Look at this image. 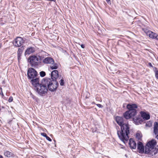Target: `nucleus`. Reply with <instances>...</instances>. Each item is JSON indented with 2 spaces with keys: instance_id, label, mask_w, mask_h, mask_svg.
<instances>
[{
  "instance_id": "2eb2a0df",
  "label": "nucleus",
  "mask_w": 158,
  "mask_h": 158,
  "mask_svg": "<svg viewBox=\"0 0 158 158\" xmlns=\"http://www.w3.org/2000/svg\"><path fill=\"white\" fill-rule=\"evenodd\" d=\"M140 113L142 117L144 119L147 120L150 119V116L149 114L143 111H141Z\"/></svg>"
},
{
  "instance_id": "dca6fc26",
  "label": "nucleus",
  "mask_w": 158,
  "mask_h": 158,
  "mask_svg": "<svg viewBox=\"0 0 158 158\" xmlns=\"http://www.w3.org/2000/svg\"><path fill=\"white\" fill-rule=\"evenodd\" d=\"M132 118L135 124L137 125L143 122L142 119L140 117H135V118L134 117Z\"/></svg>"
},
{
  "instance_id": "39448f33",
  "label": "nucleus",
  "mask_w": 158,
  "mask_h": 158,
  "mask_svg": "<svg viewBox=\"0 0 158 158\" xmlns=\"http://www.w3.org/2000/svg\"><path fill=\"white\" fill-rule=\"evenodd\" d=\"M46 83H47V87L51 91H54L56 90L59 84L56 80H52L49 78L45 79Z\"/></svg>"
},
{
  "instance_id": "ddd939ff",
  "label": "nucleus",
  "mask_w": 158,
  "mask_h": 158,
  "mask_svg": "<svg viewBox=\"0 0 158 158\" xmlns=\"http://www.w3.org/2000/svg\"><path fill=\"white\" fill-rule=\"evenodd\" d=\"M43 62L44 64H53L54 63L53 59L51 57H47L43 60Z\"/></svg>"
},
{
  "instance_id": "9b49d317",
  "label": "nucleus",
  "mask_w": 158,
  "mask_h": 158,
  "mask_svg": "<svg viewBox=\"0 0 158 158\" xmlns=\"http://www.w3.org/2000/svg\"><path fill=\"white\" fill-rule=\"evenodd\" d=\"M115 120L117 123L120 126L126 123L124 122V120L123 118L119 116H117L115 118Z\"/></svg>"
},
{
  "instance_id": "f257e3e1",
  "label": "nucleus",
  "mask_w": 158,
  "mask_h": 158,
  "mask_svg": "<svg viewBox=\"0 0 158 158\" xmlns=\"http://www.w3.org/2000/svg\"><path fill=\"white\" fill-rule=\"evenodd\" d=\"M156 144V141L154 139L148 141L144 147L141 142L139 141L137 143V149L139 153L148 154L149 157H151L158 152V149L155 147Z\"/></svg>"
},
{
  "instance_id": "473e14b6",
  "label": "nucleus",
  "mask_w": 158,
  "mask_h": 158,
  "mask_svg": "<svg viewBox=\"0 0 158 158\" xmlns=\"http://www.w3.org/2000/svg\"><path fill=\"white\" fill-rule=\"evenodd\" d=\"M81 46L82 48H85V46L83 44H81Z\"/></svg>"
},
{
  "instance_id": "72a5a7b5",
  "label": "nucleus",
  "mask_w": 158,
  "mask_h": 158,
  "mask_svg": "<svg viewBox=\"0 0 158 158\" xmlns=\"http://www.w3.org/2000/svg\"><path fill=\"white\" fill-rule=\"evenodd\" d=\"M0 158H3V157L2 156L0 155Z\"/></svg>"
},
{
  "instance_id": "5701e85b",
  "label": "nucleus",
  "mask_w": 158,
  "mask_h": 158,
  "mask_svg": "<svg viewBox=\"0 0 158 158\" xmlns=\"http://www.w3.org/2000/svg\"><path fill=\"white\" fill-rule=\"evenodd\" d=\"M40 76L42 77H43L46 75L45 72L43 71H41L40 73Z\"/></svg>"
},
{
  "instance_id": "6ab92c4d",
  "label": "nucleus",
  "mask_w": 158,
  "mask_h": 158,
  "mask_svg": "<svg viewBox=\"0 0 158 158\" xmlns=\"http://www.w3.org/2000/svg\"><path fill=\"white\" fill-rule=\"evenodd\" d=\"M58 67V65L56 63H54L53 64H51L50 66V68L52 69H57Z\"/></svg>"
},
{
  "instance_id": "aec40b11",
  "label": "nucleus",
  "mask_w": 158,
  "mask_h": 158,
  "mask_svg": "<svg viewBox=\"0 0 158 158\" xmlns=\"http://www.w3.org/2000/svg\"><path fill=\"white\" fill-rule=\"evenodd\" d=\"M41 135L44 136L46 138V139L48 140V141H51L52 139H51L45 133H41Z\"/></svg>"
},
{
  "instance_id": "c756f323",
  "label": "nucleus",
  "mask_w": 158,
  "mask_h": 158,
  "mask_svg": "<svg viewBox=\"0 0 158 158\" xmlns=\"http://www.w3.org/2000/svg\"><path fill=\"white\" fill-rule=\"evenodd\" d=\"M148 65L150 67H152V68H153L154 67H153V66H152V64L151 63L149 62L148 63Z\"/></svg>"
},
{
  "instance_id": "7ed1b4c3",
  "label": "nucleus",
  "mask_w": 158,
  "mask_h": 158,
  "mask_svg": "<svg viewBox=\"0 0 158 158\" xmlns=\"http://www.w3.org/2000/svg\"><path fill=\"white\" fill-rule=\"evenodd\" d=\"M127 108L128 110L123 114V116L126 119L133 118L137 114L136 109L138 105L135 104H129L127 106Z\"/></svg>"
},
{
  "instance_id": "393cba45",
  "label": "nucleus",
  "mask_w": 158,
  "mask_h": 158,
  "mask_svg": "<svg viewBox=\"0 0 158 158\" xmlns=\"http://www.w3.org/2000/svg\"><path fill=\"white\" fill-rule=\"evenodd\" d=\"M136 138L139 139H140L141 137V135H140V134L139 133H137L136 134Z\"/></svg>"
},
{
  "instance_id": "a211bd4d",
  "label": "nucleus",
  "mask_w": 158,
  "mask_h": 158,
  "mask_svg": "<svg viewBox=\"0 0 158 158\" xmlns=\"http://www.w3.org/2000/svg\"><path fill=\"white\" fill-rule=\"evenodd\" d=\"M4 154L5 156L9 157H11L12 155V153L8 151H5L4 152Z\"/></svg>"
},
{
  "instance_id": "412c9836",
  "label": "nucleus",
  "mask_w": 158,
  "mask_h": 158,
  "mask_svg": "<svg viewBox=\"0 0 158 158\" xmlns=\"http://www.w3.org/2000/svg\"><path fill=\"white\" fill-rule=\"evenodd\" d=\"M153 71L155 73V77L156 79H158V70L156 67L153 68Z\"/></svg>"
},
{
  "instance_id": "20e7f679",
  "label": "nucleus",
  "mask_w": 158,
  "mask_h": 158,
  "mask_svg": "<svg viewBox=\"0 0 158 158\" xmlns=\"http://www.w3.org/2000/svg\"><path fill=\"white\" fill-rule=\"evenodd\" d=\"M45 81V79H43L40 84L36 88H35L36 92L41 96H45L48 91L47 87V83H46Z\"/></svg>"
},
{
  "instance_id": "2f4dec72",
  "label": "nucleus",
  "mask_w": 158,
  "mask_h": 158,
  "mask_svg": "<svg viewBox=\"0 0 158 158\" xmlns=\"http://www.w3.org/2000/svg\"><path fill=\"white\" fill-rule=\"evenodd\" d=\"M106 1L108 4H111L110 0H106Z\"/></svg>"
},
{
  "instance_id": "1a4fd4ad",
  "label": "nucleus",
  "mask_w": 158,
  "mask_h": 158,
  "mask_svg": "<svg viewBox=\"0 0 158 158\" xmlns=\"http://www.w3.org/2000/svg\"><path fill=\"white\" fill-rule=\"evenodd\" d=\"M143 30L146 35L148 36L150 38L152 39H154L156 33L147 29H143Z\"/></svg>"
},
{
  "instance_id": "bb28decb",
  "label": "nucleus",
  "mask_w": 158,
  "mask_h": 158,
  "mask_svg": "<svg viewBox=\"0 0 158 158\" xmlns=\"http://www.w3.org/2000/svg\"><path fill=\"white\" fill-rule=\"evenodd\" d=\"M13 97L11 96H10L9 97V98L8 100V102H10L13 101Z\"/></svg>"
},
{
  "instance_id": "a878e982",
  "label": "nucleus",
  "mask_w": 158,
  "mask_h": 158,
  "mask_svg": "<svg viewBox=\"0 0 158 158\" xmlns=\"http://www.w3.org/2000/svg\"><path fill=\"white\" fill-rule=\"evenodd\" d=\"M64 84V80L63 79H61L60 81V85L61 86H63Z\"/></svg>"
},
{
  "instance_id": "9d476101",
  "label": "nucleus",
  "mask_w": 158,
  "mask_h": 158,
  "mask_svg": "<svg viewBox=\"0 0 158 158\" xmlns=\"http://www.w3.org/2000/svg\"><path fill=\"white\" fill-rule=\"evenodd\" d=\"M31 80V82L32 85L36 88L37 86L40 84V83H39V78L36 77L35 78L30 79Z\"/></svg>"
},
{
  "instance_id": "7c9ffc66",
  "label": "nucleus",
  "mask_w": 158,
  "mask_h": 158,
  "mask_svg": "<svg viewBox=\"0 0 158 158\" xmlns=\"http://www.w3.org/2000/svg\"><path fill=\"white\" fill-rule=\"evenodd\" d=\"M154 39H155L156 40H158V35H157L156 34V35L155 36Z\"/></svg>"
},
{
  "instance_id": "423d86ee",
  "label": "nucleus",
  "mask_w": 158,
  "mask_h": 158,
  "mask_svg": "<svg viewBox=\"0 0 158 158\" xmlns=\"http://www.w3.org/2000/svg\"><path fill=\"white\" fill-rule=\"evenodd\" d=\"M28 61L32 67H35L39 64V58L36 56H30L28 59Z\"/></svg>"
},
{
  "instance_id": "b1692460",
  "label": "nucleus",
  "mask_w": 158,
  "mask_h": 158,
  "mask_svg": "<svg viewBox=\"0 0 158 158\" xmlns=\"http://www.w3.org/2000/svg\"><path fill=\"white\" fill-rule=\"evenodd\" d=\"M152 122L151 121L148 122L146 123V125L148 127H150L152 126Z\"/></svg>"
},
{
  "instance_id": "f03ea898",
  "label": "nucleus",
  "mask_w": 158,
  "mask_h": 158,
  "mask_svg": "<svg viewBox=\"0 0 158 158\" xmlns=\"http://www.w3.org/2000/svg\"><path fill=\"white\" fill-rule=\"evenodd\" d=\"M121 131H118L117 134L119 139L124 143L129 139V127L128 123H125L121 126Z\"/></svg>"
},
{
  "instance_id": "cd10ccee",
  "label": "nucleus",
  "mask_w": 158,
  "mask_h": 158,
  "mask_svg": "<svg viewBox=\"0 0 158 158\" xmlns=\"http://www.w3.org/2000/svg\"><path fill=\"white\" fill-rule=\"evenodd\" d=\"M21 55H19L18 54V61H19V60L21 59Z\"/></svg>"
},
{
  "instance_id": "c85d7f7f",
  "label": "nucleus",
  "mask_w": 158,
  "mask_h": 158,
  "mask_svg": "<svg viewBox=\"0 0 158 158\" xmlns=\"http://www.w3.org/2000/svg\"><path fill=\"white\" fill-rule=\"evenodd\" d=\"M97 106L99 108H102L103 107V106L101 104H97Z\"/></svg>"
},
{
  "instance_id": "4be33fe9",
  "label": "nucleus",
  "mask_w": 158,
  "mask_h": 158,
  "mask_svg": "<svg viewBox=\"0 0 158 158\" xmlns=\"http://www.w3.org/2000/svg\"><path fill=\"white\" fill-rule=\"evenodd\" d=\"M23 47H21V48H19L18 49V51L17 52L18 54L21 55L23 53Z\"/></svg>"
},
{
  "instance_id": "4468645a",
  "label": "nucleus",
  "mask_w": 158,
  "mask_h": 158,
  "mask_svg": "<svg viewBox=\"0 0 158 158\" xmlns=\"http://www.w3.org/2000/svg\"><path fill=\"white\" fill-rule=\"evenodd\" d=\"M129 145L131 149H135L136 147V143L132 139H130L129 143Z\"/></svg>"
},
{
  "instance_id": "f3484780",
  "label": "nucleus",
  "mask_w": 158,
  "mask_h": 158,
  "mask_svg": "<svg viewBox=\"0 0 158 158\" xmlns=\"http://www.w3.org/2000/svg\"><path fill=\"white\" fill-rule=\"evenodd\" d=\"M35 52V50L33 48L30 47L27 48L25 51V54H30Z\"/></svg>"
},
{
  "instance_id": "f8f14e48",
  "label": "nucleus",
  "mask_w": 158,
  "mask_h": 158,
  "mask_svg": "<svg viewBox=\"0 0 158 158\" xmlns=\"http://www.w3.org/2000/svg\"><path fill=\"white\" fill-rule=\"evenodd\" d=\"M51 76L52 80H56L59 77L58 72L57 70L53 71L51 73Z\"/></svg>"
},
{
  "instance_id": "6e6552de",
  "label": "nucleus",
  "mask_w": 158,
  "mask_h": 158,
  "mask_svg": "<svg viewBox=\"0 0 158 158\" xmlns=\"http://www.w3.org/2000/svg\"><path fill=\"white\" fill-rule=\"evenodd\" d=\"M24 42V40L22 37H18L14 40L13 44L15 46L19 47L23 44Z\"/></svg>"
},
{
  "instance_id": "0eeeda50",
  "label": "nucleus",
  "mask_w": 158,
  "mask_h": 158,
  "mask_svg": "<svg viewBox=\"0 0 158 158\" xmlns=\"http://www.w3.org/2000/svg\"><path fill=\"white\" fill-rule=\"evenodd\" d=\"M27 75L28 79H29L35 78L38 75L37 71L34 69L30 68L27 70Z\"/></svg>"
}]
</instances>
